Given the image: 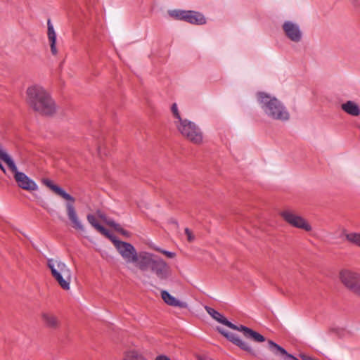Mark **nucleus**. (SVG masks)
<instances>
[{
	"mask_svg": "<svg viewBox=\"0 0 360 360\" xmlns=\"http://www.w3.org/2000/svg\"><path fill=\"white\" fill-rule=\"evenodd\" d=\"M26 99L30 106L41 115H51L56 110L55 102L50 94L40 85L29 86L26 91Z\"/></svg>",
	"mask_w": 360,
	"mask_h": 360,
	"instance_id": "1",
	"label": "nucleus"
},
{
	"mask_svg": "<svg viewBox=\"0 0 360 360\" xmlns=\"http://www.w3.org/2000/svg\"><path fill=\"white\" fill-rule=\"evenodd\" d=\"M257 101L264 113L269 118L281 122H287L290 114L285 105L276 97L264 93L257 94Z\"/></svg>",
	"mask_w": 360,
	"mask_h": 360,
	"instance_id": "2",
	"label": "nucleus"
},
{
	"mask_svg": "<svg viewBox=\"0 0 360 360\" xmlns=\"http://www.w3.org/2000/svg\"><path fill=\"white\" fill-rule=\"evenodd\" d=\"M139 269L143 271H150L160 280H166L170 274V267L160 256L146 252L141 257Z\"/></svg>",
	"mask_w": 360,
	"mask_h": 360,
	"instance_id": "3",
	"label": "nucleus"
},
{
	"mask_svg": "<svg viewBox=\"0 0 360 360\" xmlns=\"http://www.w3.org/2000/svg\"><path fill=\"white\" fill-rule=\"evenodd\" d=\"M43 182L56 195L68 201L65 204V207L68 219L72 222L74 228L79 231H84V226L79 219L75 208L74 203L75 202V199L71 195L68 193L64 189L57 185H55L50 179H44Z\"/></svg>",
	"mask_w": 360,
	"mask_h": 360,
	"instance_id": "4",
	"label": "nucleus"
},
{
	"mask_svg": "<svg viewBox=\"0 0 360 360\" xmlns=\"http://www.w3.org/2000/svg\"><path fill=\"white\" fill-rule=\"evenodd\" d=\"M47 266L59 286L64 290H69L72 281L70 269L61 260L53 258L47 259Z\"/></svg>",
	"mask_w": 360,
	"mask_h": 360,
	"instance_id": "5",
	"label": "nucleus"
},
{
	"mask_svg": "<svg viewBox=\"0 0 360 360\" xmlns=\"http://www.w3.org/2000/svg\"><path fill=\"white\" fill-rule=\"evenodd\" d=\"M205 309L207 314L210 315L214 320L233 330L242 332L245 338L256 342H262L265 341V338L262 335L245 326H236L232 323L231 321L227 320L221 313L216 311L214 309L207 306H206Z\"/></svg>",
	"mask_w": 360,
	"mask_h": 360,
	"instance_id": "6",
	"label": "nucleus"
},
{
	"mask_svg": "<svg viewBox=\"0 0 360 360\" xmlns=\"http://www.w3.org/2000/svg\"><path fill=\"white\" fill-rule=\"evenodd\" d=\"M1 155L4 162L13 174L14 179L19 188L28 191L38 189V186L34 181L31 179L24 172L18 171L14 160L9 154L2 153Z\"/></svg>",
	"mask_w": 360,
	"mask_h": 360,
	"instance_id": "7",
	"label": "nucleus"
},
{
	"mask_svg": "<svg viewBox=\"0 0 360 360\" xmlns=\"http://www.w3.org/2000/svg\"><path fill=\"white\" fill-rule=\"evenodd\" d=\"M176 127L183 136L193 143L199 144L202 141V133L200 129L193 122L184 119L176 123Z\"/></svg>",
	"mask_w": 360,
	"mask_h": 360,
	"instance_id": "8",
	"label": "nucleus"
},
{
	"mask_svg": "<svg viewBox=\"0 0 360 360\" xmlns=\"http://www.w3.org/2000/svg\"><path fill=\"white\" fill-rule=\"evenodd\" d=\"M339 278L346 288L360 297V274L359 272L345 269L340 271Z\"/></svg>",
	"mask_w": 360,
	"mask_h": 360,
	"instance_id": "9",
	"label": "nucleus"
},
{
	"mask_svg": "<svg viewBox=\"0 0 360 360\" xmlns=\"http://www.w3.org/2000/svg\"><path fill=\"white\" fill-rule=\"evenodd\" d=\"M116 249L127 263L135 264L138 268H139L142 262L141 257L143 256V254H146V252L141 251L137 252L135 248L131 243L124 241L118 243V246Z\"/></svg>",
	"mask_w": 360,
	"mask_h": 360,
	"instance_id": "10",
	"label": "nucleus"
},
{
	"mask_svg": "<svg viewBox=\"0 0 360 360\" xmlns=\"http://www.w3.org/2000/svg\"><path fill=\"white\" fill-rule=\"evenodd\" d=\"M280 214L286 223L293 227L303 229L306 231L311 230V226L308 221L292 210H284L280 212Z\"/></svg>",
	"mask_w": 360,
	"mask_h": 360,
	"instance_id": "11",
	"label": "nucleus"
},
{
	"mask_svg": "<svg viewBox=\"0 0 360 360\" xmlns=\"http://www.w3.org/2000/svg\"><path fill=\"white\" fill-rule=\"evenodd\" d=\"M218 331L222 334L224 337H226L229 341H231L234 345H237L241 349L251 354H255V350L248 342H245L242 339H240L236 334L233 333L231 332H229L225 330L223 328H218Z\"/></svg>",
	"mask_w": 360,
	"mask_h": 360,
	"instance_id": "12",
	"label": "nucleus"
},
{
	"mask_svg": "<svg viewBox=\"0 0 360 360\" xmlns=\"http://www.w3.org/2000/svg\"><path fill=\"white\" fill-rule=\"evenodd\" d=\"M283 30L286 37L294 42H299L302 37V33L299 25L291 21H285L283 25Z\"/></svg>",
	"mask_w": 360,
	"mask_h": 360,
	"instance_id": "13",
	"label": "nucleus"
},
{
	"mask_svg": "<svg viewBox=\"0 0 360 360\" xmlns=\"http://www.w3.org/2000/svg\"><path fill=\"white\" fill-rule=\"evenodd\" d=\"M161 297L164 302L168 305L172 307H177L179 308H187L188 304L186 302H182L176 300L174 296L170 295L167 290H162L161 292Z\"/></svg>",
	"mask_w": 360,
	"mask_h": 360,
	"instance_id": "14",
	"label": "nucleus"
},
{
	"mask_svg": "<svg viewBox=\"0 0 360 360\" xmlns=\"http://www.w3.org/2000/svg\"><path fill=\"white\" fill-rule=\"evenodd\" d=\"M47 27H48L47 36H48V39H49V42L50 44L51 52L53 56H56L58 53V50H57L56 45V33L54 30L53 25H52L50 20H49L47 22Z\"/></svg>",
	"mask_w": 360,
	"mask_h": 360,
	"instance_id": "15",
	"label": "nucleus"
},
{
	"mask_svg": "<svg viewBox=\"0 0 360 360\" xmlns=\"http://www.w3.org/2000/svg\"><path fill=\"white\" fill-rule=\"evenodd\" d=\"M184 20L188 22L196 25H202L205 23V18L203 15L193 11H186Z\"/></svg>",
	"mask_w": 360,
	"mask_h": 360,
	"instance_id": "16",
	"label": "nucleus"
},
{
	"mask_svg": "<svg viewBox=\"0 0 360 360\" xmlns=\"http://www.w3.org/2000/svg\"><path fill=\"white\" fill-rule=\"evenodd\" d=\"M341 109L347 114L356 117L360 115V108L359 105L352 101H347L341 105Z\"/></svg>",
	"mask_w": 360,
	"mask_h": 360,
	"instance_id": "17",
	"label": "nucleus"
},
{
	"mask_svg": "<svg viewBox=\"0 0 360 360\" xmlns=\"http://www.w3.org/2000/svg\"><path fill=\"white\" fill-rule=\"evenodd\" d=\"M41 319L45 326L50 328H57L59 326V320L53 314L43 312Z\"/></svg>",
	"mask_w": 360,
	"mask_h": 360,
	"instance_id": "18",
	"label": "nucleus"
},
{
	"mask_svg": "<svg viewBox=\"0 0 360 360\" xmlns=\"http://www.w3.org/2000/svg\"><path fill=\"white\" fill-rule=\"evenodd\" d=\"M268 344L270 351L276 356H280L286 360L287 356L290 354L288 353L283 347H281L272 340H269Z\"/></svg>",
	"mask_w": 360,
	"mask_h": 360,
	"instance_id": "19",
	"label": "nucleus"
},
{
	"mask_svg": "<svg viewBox=\"0 0 360 360\" xmlns=\"http://www.w3.org/2000/svg\"><path fill=\"white\" fill-rule=\"evenodd\" d=\"M124 360H147V359L137 351L129 350L125 353Z\"/></svg>",
	"mask_w": 360,
	"mask_h": 360,
	"instance_id": "20",
	"label": "nucleus"
},
{
	"mask_svg": "<svg viewBox=\"0 0 360 360\" xmlns=\"http://www.w3.org/2000/svg\"><path fill=\"white\" fill-rule=\"evenodd\" d=\"M346 239L351 243L360 247V231L346 234Z\"/></svg>",
	"mask_w": 360,
	"mask_h": 360,
	"instance_id": "21",
	"label": "nucleus"
},
{
	"mask_svg": "<svg viewBox=\"0 0 360 360\" xmlns=\"http://www.w3.org/2000/svg\"><path fill=\"white\" fill-rule=\"evenodd\" d=\"M86 219L88 222L98 231H104V227L99 224L95 215L89 214L87 215Z\"/></svg>",
	"mask_w": 360,
	"mask_h": 360,
	"instance_id": "22",
	"label": "nucleus"
},
{
	"mask_svg": "<svg viewBox=\"0 0 360 360\" xmlns=\"http://www.w3.org/2000/svg\"><path fill=\"white\" fill-rule=\"evenodd\" d=\"M100 233L105 236L106 238L110 239L112 243L114 244L115 247L117 248L118 246V243H122V241L118 240L116 236L110 233L108 230L104 228V231H101Z\"/></svg>",
	"mask_w": 360,
	"mask_h": 360,
	"instance_id": "23",
	"label": "nucleus"
},
{
	"mask_svg": "<svg viewBox=\"0 0 360 360\" xmlns=\"http://www.w3.org/2000/svg\"><path fill=\"white\" fill-rule=\"evenodd\" d=\"M186 11L174 10L169 11V15L176 19L184 20Z\"/></svg>",
	"mask_w": 360,
	"mask_h": 360,
	"instance_id": "24",
	"label": "nucleus"
},
{
	"mask_svg": "<svg viewBox=\"0 0 360 360\" xmlns=\"http://www.w3.org/2000/svg\"><path fill=\"white\" fill-rule=\"evenodd\" d=\"M171 110H172V112L173 115H174V117L177 120L176 121H175V124L176 125V123H179V122H181V121L184 120V119H182L181 117V116L179 115V110H178L177 105L176 103H173L172 104Z\"/></svg>",
	"mask_w": 360,
	"mask_h": 360,
	"instance_id": "25",
	"label": "nucleus"
},
{
	"mask_svg": "<svg viewBox=\"0 0 360 360\" xmlns=\"http://www.w3.org/2000/svg\"><path fill=\"white\" fill-rule=\"evenodd\" d=\"M154 249L156 251H158L160 253H162L163 255L167 256L168 258H173L175 257V253L173 252L167 251V250L161 249L160 248H158V247H155V248H154Z\"/></svg>",
	"mask_w": 360,
	"mask_h": 360,
	"instance_id": "26",
	"label": "nucleus"
},
{
	"mask_svg": "<svg viewBox=\"0 0 360 360\" xmlns=\"http://www.w3.org/2000/svg\"><path fill=\"white\" fill-rule=\"evenodd\" d=\"M104 222L108 226L114 228L115 230H116V229L119 227L120 225L119 224L116 223L112 219L109 217H107L106 220Z\"/></svg>",
	"mask_w": 360,
	"mask_h": 360,
	"instance_id": "27",
	"label": "nucleus"
},
{
	"mask_svg": "<svg viewBox=\"0 0 360 360\" xmlns=\"http://www.w3.org/2000/svg\"><path fill=\"white\" fill-rule=\"evenodd\" d=\"M104 222L108 226L114 228L115 230H116V229L119 227L120 225L119 224L116 223L112 219L109 217H107L106 220Z\"/></svg>",
	"mask_w": 360,
	"mask_h": 360,
	"instance_id": "28",
	"label": "nucleus"
},
{
	"mask_svg": "<svg viewBox=\"0 0 360 360\" xmlns=\"http://www.w3.org/2000/svg\"><path fill=\"white\" fill-rule=\"evenodd\" d=\"M185 233L187 236V240L188 242L191 243L195 240L194 235L193 234L192 231L188 228L185 229Z\"/></svg>",
	"mask_w": 360,
	"mask_h": 360,
	"instance_id": "29",
	"label": "nucleus"
},
{
	"mask_svg": "<svg viewBox=\"0 0 360 360\" xmlns=\"http://www.w3.org/2000/svg\"><path fill=\"white\" fill-rule=\"evenodd\" d=\"M115 231L119 232L120 233L122 234L123 236H129V231L124 230L120 225H119V227H117Z\"/></svg>",
	"mask_w": 360,
	"mask_h": 360,
	"instance_id": "30",
	"label": "nucleus"
},
{
	"mask_svg": "<svg viewBox=\"0 0 360 360\" xmlns=\"http://www.w3.org/2000/svg\"><path fill=\"white\" fill-rule=\"evenodd\" d=\"M96 214V216L98 217H99L101 219H102L103 221H105L108 217L105 215V214L101 210H97Z\"/></svg>",
	"mask_w": 360,
	"mask_h": 360,
	"instance_id": "31",
	"label": "nucleus"
},
{
	"mask_svg": "<svg viewBox=\"0 0 360 360\" xmlns=\"http://www.w3.org/2000/svg\"><path fill=\"white\" fill-rule=\"evenodd\" d=\"M155 360H171L168 356L166 355H159L156 356Z\"/></svg>",
	"mask_w": 360,
	"mask_h": 360,
	"instance_id": "32",
	"label": "nucleus"
},
{
	"mask_svg": "<svg viewBox=\"0 0 360 360\" xmlns=\"http://www.w3.org/2000/svg\"><path fill=\"white\" fill-rule=\"evenodd\" d=\"M286 360H299V359L297 358H296L295 356H294L293 355L290 354V355L287 356Z\"/></svg>",
	"mask_w": 360,
	"mask_h": 360,
	"instance_id": "33",
	"label": "nucleus"
},
{
	"mask_svg": "<svg viewBox=\"0 0 360 360\" xmlns=\"http://www.w3.org/2000/svg\"><path fill=\"white\" fill-rule=\"evenodd\" d=\"M198 360H214V359H212V358H210V357L203 356H200V357L198 358Z\"/></svg>",
	"mask_w": 360,
	"mask_h": 360,
	"instance_id": "34",
	"label": "nucleus"
}]
</instances>
